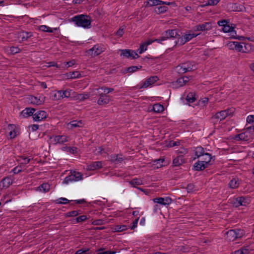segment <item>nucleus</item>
<instances>
[{
	"mask_svg": "<svg viewBox=\"0 0 254 254\" xmlns=\"http://www.w3.org/2000/svg\"><path fill=\"white\" fill-rule=\"evenodd\" d=\"M71 21L74 22L78 26L86 28L90 27L91 21L88 19V16L85 15H76L71 18Z\"/></svg>",
	"mask_w": 254,
	"mask_h": 254,
	"instance_id": "1",
	"label": "nucleus"
},
{
	"mask_svg": "<svg viewBox=\"0 0 254 254\" xmlns=\"http://www.w3.org/2000/svg\"><path fill=\"white\" fill-rule=\"evenodd\" d=\"M176 70L179 74H183L190 71H192L196 69V67L193 62H187L182 63L176 66Z\"/></svg>",
	"mask_w": 254,
	"mask_h": 254,
	"instance_id": "2",
	"label": "nucleus"
},
{
	"mask_svg": "<svg viewBox=\"0 0 254 254\" xmlns=\"http://www.w3.org/2000/svg\"><path fill=\"white\" fill-rule=\"evenodd\" d=\"M199 35V34H195L191 33V31L186 32L184 35L181 36L180 35L177 41H175L176 45H179L180 46L184 45L186 43L190 41L193 38L196 37Z\"/></svg>",
	"mask_w": 254,
	"mask_h": 254,
	"instance_id": "3",
	"label": "nucleus"
},
{
	"mask_svg": "<svg viewBox=\"0 0 254 254\" xmlns=\"http://www.w3.org/2000/svg\"><path fill=\"white\" fill-rule=\"evenodd\" d=\"M82 178L83 175L81 173L76 172V171H73V172H71L70 175H68L65 178L63 183L67 184L69 182H71L72 181H78L82 180Z\"/></svg>",
	"mask_w": 254,
	"mask_h": 254,
	"instance_id": "4",
	"label": "nucleus"
},
{
	"mask_svg": "<svg viewBox=\"0 0 254 254\" xmlns=\"http://www.w3.org/2000/svg\"><path fill=\"white\" fill-rule=\"evenodd\" d=\"M104 48L102 45L96 44L92 48L89 49L87 53L92 57L97 56L104 52Z\"/></svg>",
	"mask_w": 254,
	"mask_h": 254,
	"instance_id": "5",
	"label": "nucleus"
},
{
	"mask_svg": "<svg viewBox=\"0 0 254 254\" xmlns=\"http://www.w3.org/2000/svg\"><path fill=\"white\" fill-rule=\"evenodd\" d=\"M50 138L51 139V142H53L54 144H57L58 143L61 144H64L69 141L68 137L64 135L50 136Z\"/></svg>",
	"mask_w": 254,
	"mask_h": 254,
	"instance_id": "6",
	"label": "nucleus"
},
{
	"mask_svg": "<svg viewBox=\"0 0 254 254\" xmlns=\"http://www.w3.org/2000/svg\"><path fill=\"white\" fill-rule=\"evenodd\" d=\"M158 80L159 78L157 76H150L149 78L146 79L144 82L140 84L139 88H146L150 85L153 84Z\"/></svg>",
	"mask_w": 254,
	"mask_h": 254,
	"instance_id": "7",
	"label": "nucleus"
},
{
	"mask_svg": "<svg viewBox=\"0 0 254 254\" xmlns=\"http://www.w3.org/2000/svg\"><path fill=\"white\" fill-rule=\"evenodd\" d=\"M121 56H123L127 58H132V59H137L139 57L136 52L132 50H121Z\"/></svg>",
	"mask_w": 254,
	"mask_h": 254,
	"instance_id": "8",
	"label": "nucleus"
},
{
	"mask_svg": "<svg viewBox=\"0 0 254 254\" xmlns=\"http://www.w3.org/2000/svg\"><path fill=\"white\" fill-rule=\"evenodd\" d=\"M163 34L166 40L170 38H179L180 34L176 29H169L165 31Z\"/></svg>",
	"mask_w": 254,
	"mask_h": 254,
	"instance_id": "9",
	"label": "nucleus"
},
{
	"mask_svg": "<svg viewBox=\"0 0 254 254\" xmlns=\"http://www.w3.org/2000/svg\"><path fill=\"white\" fill-rule=\"evenodd\" d=\"M154 203H157L163 205H168L172 203V199L170 197H156L153 199Z\"/></svg>",
	"mask_w": 254,
	"mask_h": 254,
	"instance_id": "10",
	"label": "nucleus"
},
{
	"mask_svg": "<svg viewBox=\"0 0 254 254\" xmlns=\"http://www.w3.org/2000/svg\"><path fill=\"white\" fill-rule=\"evenodd\" d=\"M48 117V114L45 111H38L33 115V120L36 122H39L45 119Z\"/></svg>",
	"mask_w": 254,
	"mask_h": 254,
	"instance_id": "11",
	"label": "nucleus"
},
{
	"mask_svg": "<svg viewBox=\"0 0 254 254\" xmlns=\"http://www.w3.org/2000/svg\"><path fill=\"white\" fill-rule=\"evenodd\" d=\"M145 2L147 3L146 5H148L150 6L159 5L161 4H175V3L174 2H167L161 0H149Z\"/></svg>",
	"mask_w": 254,
	"mask_h": 254,
	"instance_id": "12",
	"label": "nucleus"
},
{
	"mask_svg": "<svg viewBox=\"0 0 254 254\" xmlns=\"http://www.w3.org/2000/svg\"><path fill=\"white\" fill-rule=\"evenodd\" d=\"M99 96V98L97 101V104L99 105H107L110 101L109 96L106 95V94L101 93Z\"/></svg>",
	"mask_w": 254,
	"mask_h": 254,
	"instance_id": "13",
	"label": "nucleus"
},
{
	"mask_svg": "<svg viewBox=\"0 0 254 254\" xmlns=\"http://www.w3.org/2000/svg\"><path fill=\"white\" fill-rule=\"evenodd\" d=\"M71 91V90L70 89H67L65 90H59L57 91V94L58 95V97H57V94H55L54 95V97L56 99L59 100L61 98H69L70 96V92Z\"/></svg>",
	"mask_w": 254,
	"mask_h": 254,
	"instance_id": "14",
	"label": "nucleus"
},
{
	"mask_svg": "<svg viewBox=\"0 0 254 254\" xmlns=\"http://www.w3.org/2000/svg\"><path fill=\"white\" fill-rule=\"evenodd\" d=\"M17 35V37L19 39L20 42L27 41L28 39L33 36L32 32L26 31H21L18 32Z\"/></svg>",
	"mask_w": 254,
	"mask_h": 254,
	"instance_id": "15",
	"label": "nucleus"
},
{
	"mask_svg": "<svg viewBox=\"0 0 254 254\" xmlns=\"http://www.w3.org/2000/svg\"><path fill=\"white\" fill-rule=\"evenodd\" d=\"M209 166L207 164L202 162V161L198 160L194 164L193 169L197 171H202L207 168Z\"/></svg>",
	"mask_w": 254,
	"mask_h": 254,
	"instance_id": "16",
	"label": "nucleus"
},
{
	"mask_svg": "<svg viewBox=\"0 0 254 254\" xmlns=\"http://www.w3.org/2000/svg\"><path fill=\"white\" fill-rule=\"evenodd\" d=\"M186 160L183 155H179L173 160L174 166L178 167L186 163Z\"/></svg>",
	"mask_w": 254,
	"mask_h": 254,
	"instance_id": "17",
	"label": "nucleus"
},
{
	"mask_svg": "<svg viewBox=\"0 0 254 254\" xmlns=\"http://www.w3.org/2000/svg\"><path fill=\"white\" fill-rule=\"evenodd\" d=\"M211 29V24L210 22H205L202 24H198L194 27L196 31H207Z\"/></svg>",
	"mask_w": 254,
	"mask_h": 254,
	"instance_id": "18",
	"label": "nucleus"
},
{
	"mask_svg": "<svg viewBox=\"0 0 254 254\" xmlns=\"http://www.w3.org/2000/svg\"><path fill=\"white\" fill-rule=\"evenodd\" d=\"M153 43V41L149 40L143 43H142L139 46V48L137 50V52L141 54L147 50V46Z\"/></svg>",
	"mask_w": 254,
	"mask_h": 254,
	"instance_id": "19",
	"label": "nucleus"
},
{
	"mask_svg": "<svg viewBox=\"0 0 254 254\" xmlns=\"http://www.w3.org/2000/svg\"><path fill=\"white\" fill-rule=\"evenodd\" d=\"M35 109L32 108H26L21 112L20 115L23 118H27L34 115Z\"/></svg>",
	"mask_w": 254,
	"mask_h": 254,
	"instance_id": "20",
	"label": "nucleus"
},
{
	"mask_svg": "<svg viewBox=\"0 0 254 254\" xmlns=\"http://www.w3.org/2000/svg\"><path fill=\"white\" fill-rule=\"evenodd\" d=\"M194 153L195 155V157L194 158L195 159L196 158H199L202 156H203L205 153V150L204 148L202 147L199 146L195 148L194 150Z\"/></svg>",
	"mask_w": 254,
	"mask_h": 254,
	"instance_id": "21",
	"label": "nucleus"
},
{
	"mask_svg": "<svg viewBox=\"0 0 254 254\" xmlns=\"http://www.w3.org/2000/svg\"><path fill=\"white\" fill-rule=\"evenodd\" d=\"M227 113L224 110L221 111L217 113L215 115L212 116V119L220 120L222 121L224 120L227 117Z\"/></svg>",
	"mask_w": 254,
	"mask_h": 254,
	"instance_id": "22",
	"label": "nucleus"
},
{
	"mask_svg": "<svg viewBox=\"0 0 254 254\" xmlns=\"http://www.w3.org/2000/svg\"><path fill=\"white\" fill-rule=\"evenodd\" d=\"M236 232L234 229H231L227 232L226 238L229 241H234L236 239Z\"/></svg>",
	"mask_w": 254,
	"mask_h": 254,
	"instance_id": "23",
	"label": "nucleus"
},
{
	"mask_svg": "<svg viewBox=\"0 0 254 254\" xmlns=\"http://www.w3.org/2000/svg\"><path fill=\"white\" fill-rule=\"evenodd\" d=\"M240 184V180L238 178H233L229 183L230 188L235 189L237 188Z\"/></svg>",
	"mask_w": 254,
	"mask_h": 254,
	"instance_id": "24",
	"label": "nucleus"
},
{
	"mask_svg": "<svg viewBox=\"0 0 254 254\" xmlns=\"http://www.w3.org/2000/svg\"><path fill=\"white\" fill-rule=\"evenodd\" d=\"M102 161L93 162L88 165V169L94 170L101 168L102 167Z\"/></svg>",
	"mask_w": 254,
	"mask_h": 254,
	"instance_id": "25",
	"label": "nucleus"
},
{
	"mask_svg": "<svg viewBox=\"0 0 254 254\" xmlns=\"http://www.w3.org/2000/svg\"><path fill=\"white\" fill-rule=\"evenodd\" d=\"M200 160L202 161V162L207 164L208 165H210V161L212 159L211 155L208 153H205L203 156H202L200 158Z\"/></svg>",
	"mask_w": 254,
	"mask_h": 254,
	"instance_id": "26",
	"label": "nucleus"
},
{
	"mask_svg": "<svg viewBox=\"0 0 254 254\" xmlns=\"http://www.w3.org/2000/svg\"><path fill=\"white\" fill-rule=\"evenodd\" d=\"M12 179L10 177H6L2 179L1 183L3 188H7L12 184Z\"/></svg>",
	"mask_w": 254,
	"mask_h": 254,
	"instance_id": "27",
	"label": "nucleus"
},
{
	"mask_svg": "<svg viewBox=\"0 0 254 254\" xmlns=\"http://www.w3.org/2000/svg\"><path fill=\"white\" fill-rule=\"evenodd\" d=\"M129 184L133 187L137 189L136 186H139L143 184L142 181L140 179L134 178L129 182Z\"/></svg>",
	"mask_w": 254,
	"mask_h": 254,
	"instance_id": "28",
	"label": "nucleus"
},
{
	"mask_svg": "<svg viewBox=\"0 0 254 254\" xmlns=\"http://www.w3.org/2000/svg\"><path fill=\"white\" fill-rule=\"evenodd\" d=\"M39 30L43 31V32H46L49 33H53L55 31L57 30V28H55L54 29H52L51 28L46 26V25H41L39 27Z\"/></svg>",
	"mask_w": 254,
	"mask_h": 254,
	"instance_id": "29",
	"label": "nucleus"
},
{
	"mask_svg": "<svg viewBox=\"0 0 254 254\" xmlns=\"http://www.w3.org/2000/svg\"><path fill=\"white\" fill-rule=\"evenodd\" d=\"M164 110V106L159 103L155 104L153 106L152 110L155 113H161Z\"/></svg>",
	"mask_w": 254,
	"mask_h": 254,
	"instance_id": "30",
	"label": "nucleus"
},
{
	"mask_svg": "<svg viewBox=\"0 0 254 254\" xmlns=\"http://www.w3.org/2000/svg\"><path fill=\"white\" fill-rule=\"evenodd\" d=\"M186 100L189 103H192L194 102L196 100L195 94L193 92L189 93L187 95Z\"/></svg>",
	"mask_w": 254,
	"mask_h": 254,
	"instance_id": "31",
	"label": "nucleus"
},
{
	"mask_svg": "<svg viewBox=\"0 0 254 254\" xmlns=\"http://www.w3.org/2000/svg\"><path fill=\"white\" fill-rule=\"evenodd\" d=\"M234 27H233L232 26H230L229 23L227 24L225 26L222 28V31L224 32H230L232 33H235V34H236V31L234 30Z\"/></svg>",
	"mask_w": 254,
	"mask_h": 254,
	"instance_id": "32",
	"label": "nucleus"
},
{
	"mask_svg": "<svg viewBox=\"0 0 254 254\" xmlns=\"http://www.w3.org/2000/svg\"><path fill=\"white\" fill-rule=\"evenodd\" d=\"M168 9V8L167 6H164V5L159 6L156 7L155 8V11L157 14H159L161 13H164L165 12L167 11Z\"/></svg>",
	"mask_w": 254,
	"mask_h": 254,
	"instance_id": "33",
	"label": "nucleus"
},
{
	"mask_svg": "<svg viewBox=\"0 0 254 254\" xmlns=\"http://www.w3.org/2000/svg\"><path fill=\"white\" fill-rule=\"evenodd\" d=\"M81 213V212L80 210H73L66 213L64 214V216L66 217H75L78 216Z\"/></svg>",
	"mask_w": 254,
	"mask_h": 254,
	"instance_id": "34",
	"label": "nucleus"
},
{
	"mask_svg": "<svg viewBox=\"0 0 254 254\" xmlns=\"http://www.w3.org/2000/svg\"><path fill=\"white\" fill-rule=\"evenodd\" d=\"M39 189L41 191L47 192L49 191L50 189V186L48 183H43L39 187Z\"/></svg>",
	"mask_w": 254,
	"mask_h": 254,
	"instance_id": "35",
	"label": "nucleus"
},
{
	"mask_svg": "<svg viewBox=\"0 0 254 254\" xmlns=\"http://www.w3.org/2000/svg\"><path fill=\"white\" fill-rule=\"evenodd\" d=\"M29 100L31 103L33 104L41 105L43 103V101L40 100V99H38L37 97L31 96L29 98Z\"/></svg>",
	"mask_w": 254,
	"mask_h": 254,
	"instance_id": "36",
	"label": "nucleus"
},
{
	"mask_svg": "<svg viewBox=\"0 0 254 254\" xmlns=\"http://www.w3.org/2000/svg\"><path fill=\"white\" fill-rule=\"evenodd\" d=\"M81 76V74L79 73V71H73V72H70L67 74V77L68 78H79Z\"/></svg>",
	"mask_w": 254,
	"mask_h": 254,
	"instance_id": "37",
	"label": "nucleus"
},
{
	"mask_svg": "<svg viewBox=\"0 0 254 254\" xmlns=\"http://www.w3.org/2000/svg\"><path fill=\"white\" fill-rule=\"evenodd\" d=\"M235 139L237 140L247 141L248 140V136L244 132L237 134L235 137Z\"/></svg>",
	"mask_w": 254,
	"mask_h": 254,
	"instance_id": "38",
	"label": "nucleus"
},
{
	"mask_svg": "<svg viewBox=\"0 0 254 254\" xmlns=\"http://www.w3.org/2000/svg\"><path fill=\"white\" fill-rule=\"evenodd\" d=\"M70 200L64 197H61L56 200L55 202L56 204H66L70 202Z\"/></svg>",
	"mask_w": 254,
	"mask_h": 254,
	"instance_id": "39",
	"label": "nucleus"
},
{
	"mask_svg": "<svg viewBox=\"0 0 254 254\" xmlns=\"http://www.w3.org/2000/svg\"><path fill=\"white\" fill-rule=\"evenodd\" d=\"M121 156L122 155L120 156L119 155H114L111 156V159L116 163H119L123 160V158Z\"/></svg>",
	"mask_w": 254,
	"mask_h": 254,
	"instance_id": "40",
	"label": "nucleus"
},
{
	"mask_svg": "<svg viewBox=\"0 0 254 254\" xmlns=\"http://www.w3.org/2000/svg\"><path fill=\"white\" fill-rule=\"evenodd\" d=\"M236 232V237L237 239H240L245 235V232L244 230L235 229Z\"/></svg>",
	"mask_w": 254,
	"mask_h": 254,
	"instance_id": "41",
	"label": "nucleus"
},
{
	"mask_svg": "<svg viewBox=\"0 0 254 254\" xmlns=\"http://www.w3.org/2000/svg\"><path fill=\"white\" fill-rule=\"evenodd\" d=\"M141 67L142 66L141 65L131 66L127 68L126 71L128 72L133 73V72L136 71L137 70L140 69Z\"/></svg>",
	"mask_w": 254,
	"mask_h": 254,
	"instance_id": "42",
	"label": "nucleus"
},
{
	"mask_svg": "<svg viewBox=\"0 0 254 254\" xmlns=\"http://www.w3.org/2000/svg\"><path fill=\"white\" fill-rule=\"evenodd\" d=\"M164 159H159L154 160L153 165H156L157 168H160L163 166V162H164Z\"/></svg>",
	"mask_w": 254,
	"mask_h": 254,
	"instance_id": "43",
	"label": "nucleus"
},
{
	"mask_svg": "<svg viewBox=\"0 0 254 254\" xmlns=\"http://www.w3.org/2000/svg\"><path fill=\"white\" fill-rule=\"evenodd\" d=\"M243 43H239L238 42H236V48L235 50L238 52H245L243 49V46L242 45Z\"/></svg>",
	"mask_w": 254,
	"mask_h": 254,
	"instance_id": "44",
	"label": "nucleus"
},
{
	"mask_svg": "<svg viewBox=\"0 0 254 254\" xmlns=\"http://www.w3.org/2000/svg\"><path fill=\"white\" fill-rule=\"evenodd\" d=\"M20 49L18 47H11L9 48V52L11 54L14 55L19 53L20 52Z\"/></svg>",
	"mask_w": 254,
	"mask_h": 254,
	"instance_id": "45",
	"label": "nucleus"
},
{
	"mask_svg": "<svg viewBox=\"0 0 254 254\" xmlns=\"http://www.w3.org/2000/svg\"><path fill=\"white\" fill-rule=\"evenodd\" d=\"M71 127H80L82 124L81 121H72L69 123Z\"/></svg>",
	"mask_w": 254,
	"mask_h": 254,
	"instance_id": "46",
	"label": "nucleus"
},
{
	"mask_svg": "<svg viewBox=\"0 0 254 254\" xmlns=\"http://www.w3.org/2000/svg\"><path fill=\"white\" fill-rule=\"evenodd\" d=\"M87 219L86 215H83L76 217L74 220L76 223H80L85 221Z\"/></svg>",
	"mask_w": 254,
	"mask_h": 254,
	"instance_id": "47",
	"label": "nucleus"
},
{
	"mask_svg": "<svg viewBox=\"0 0 254 254\" xmlns=\"http://www.w3.org/2000/svg\"><path fill=\"white\" fill-rule=\"evenodd\" d=\"M127 227L126 225H117L115 227V230L117 232H122L126 230Z\"/></svg>",
	"mask_w": 254,
	"mask_h": 254,
	"instance_id": "48",
	"label": "nucleus"
},
{
	"mask_svg": "<svg viewBox=\"0 0 254 254\" xmlns=\"http://www.w3.org/2000/svg\"><path fill=\"white\" fill-rule=\"evenodd\" d=\"M242 198H241L240 196L237 197L234 200V204L236 207H239L240 206H242L243 203H241Z\"/></svg>",
	"mask_w": 254,
	"mask_h": 254,
	"instance_id": "49",
	"label": "nucleus"
},
{
	"mask_svg": "<svg viewBox=\"0 0 254 254\" xmlns=\"http://www.w3.org/2000/svg\"><path fill=\"white\" fill-rule=\"evenodd\" d=\"M235 109L233 107L228 108L225 110L224 111L227 113V116H232L233 113L235 112Z\"/></svg>",
	"mask_w": 254,
	"mask_h": 254,
	"instance_id": "50",
	"label": "nucleus"
},
{
	"mask_svg": "<svg viewBox=\"0 0 254 254\" xmlns=\"http://www.w3.org/2000/svg\"><path fill=\"white\" fill-rule=\"evenodd\" d=\"M228 23H229V20L222 19V20H220L217 22L218 25L219 26H221L222 27H223L224 26H225Z\"/></svg>",
	"mask_w": 254,
	"mask_h": 254,
	"instance_id": "51",
	"label": "nucleus"
},
{
	"mask_svg": "<svg viewBox=\"0 0 254 254\" xmlns=\"http://www.w3.org/2000/svg\"><path fill=\"white\" fill-rule=\"evenodd\" d=\"M186 189L188 192H192L194 190V185L193 184H189L188 185Z\"/></svg>",
	"mask_w": 254,
	"mask_h": 254,
	"instance_id": "52",
	"label": "nucleus"
},
{
	"mask_svg": "<svg viewBox=\"0 0 254 254\" xmlns=\"http://www.w3.org/2000/svg\"><path fill=\"white\" fill-rule=\"evenodd\" d=\"M66 149L70 153L75 154L77 153V148L76 147H67Z\"/></svg>",
	"mask_w": 254,
	"mask_h": 254,
	"instance_id": "53",
	"label": "nucleus"
},
{
	"mask_svg": "<svg viewBox=\"0 0 254 254\" xmlns=\"http://www.w3.org/2000/svg\"><path fill=\"white\" fill-rule=\"evenodd\" d=\"M104 223V220L103 219H97L93 221L92 224L94 225H101Z\"/></svg>",
	"mask_w": 254,
	"mask_h": 254,
	"instance_id": "54",
	"label": "nucleus"
},
{
	"mask_svg": "<svg viewBox=\"0 0 254 254\" xmlns=\"http://www.w3.org/2000/svg\"><path fill=\"white\" fill-rule=\"evenodd\" d=\"M101 89L104 90V94H106V95L114 91V89L112 88H107L105 87H102Z\"/></svg>",
	"mask_w": 254,
	"mask_h": 254,
	"instance_id": "55",
	"label": "nucleus"
},
{
	"mask_svg": "<svg viewBox=\"0 0 254 254\" xmlns=\"http://www.w3.org/2000/svg\"><path fill=\"white\" fill-rule=\"evenodd\" d=\"M241 200V203H243L242 206H246L248 204H249L248 198L246 197L240 196Z\"/></svg>",
	"mask_w": 254,
	"mask_h": 254,
	"instance_id": "56",
	"label": "nucleus"
},
{
	"mask_svg": "<svg viewBox=\"0 0 254 254\" xmlns=\"http://www.w3.org/2000/svg\"><path fill=\"white\" fill-rule=\"evenodd\" d=\"M228 46L229 47V48L231 50H235L236 48V42L233 41V42H230L228 44Z\"/></svg>",
	"mask_w": 254,
	"mask_h": 254,
	"instance_id": "57",
	"label": "nucleus"
},
{
	"mask_svg": "<svg viewBox=\"0 0 254 254\" xmlns=\"http://www.w3.org/2000/svg\"><path fill=\"white\" fill-rule=\"evenodd\" d=\"M21 168V166H16L12 169V171L15 174H18L22 171Z\"/></svg>",
	"mask_w": 254,
	"mask_h": 254,
	"instance_id": "58",
	"label": "nucleus"
},
{
	"mask_svg": "<svg viewBox=\"0 0 254 254\" xmlns=\"http://www.w3.org/2000/svg\"><path fill=\"white\" fill-rule=\"evenodd\" d=\"M20 158L22 160V162H21V164H28L30 162V159L28 158H27L26 157L21 156Z\"/></svg>",
	"mask_w": 254,
	"mask_h": 254,
	"instance_id": "59",
	"label": "nucleus"
},
{
	"mask_svg": "<svg viewBox=\"0 0 254 254\" xmlns=\"http://www.w3.org/2000/svg\"><path fill=\"white\" fill-rule=\"evenodd\" d=\"M208 1L209 5H216L219 2L220 0H208Z\"/></svg>",
	"mask_w": 254,
	"mask_h": 254,
	"instance_id": "60",
	"label": "nucleus"
},
{
	"mask_svg": "<svg viewBox=\"0 0 254 254\" xmlns=\"http://www.w3.org/2000/svg\"><path fill=\"white\" fill-rule=\"evenodd\" d=\"M247 123L251 124L254 122V115H250L247 118Z\"/></svg>",
	"mask_w": 254,
	"mask_h": 254,
	"instance_id": "61",
	"label": "nucleus"
},
{
	"mask_svg": "<svg viewBox=\"0 0 254 254\" xmlns=\"http://www.w3.org/2000/svg\"><path fill=\"white\" fill-rule=\"evenodd\" d=\"M75 64V62L74 60H71L69 62L64 63V64L67 66V67H70L72 65H74Z\"/></svg>",
	"mask_w": 254,
	"mask_h": 254,
	"instance_id": "62",
	"label": "nucleus"
},
{
	"mask_svg": "<svg viewBox=\"0 0 254 254\" xmlns=\"http://www.w3.org/2000/svg\"><path fill=\"white\" fill-rule=\"evenodd\" d=\"M9 135L10 138H15L17 135L16 131L15 130V129H13L12 130H11L9 132Z\"/></svg>",
	"mask_w": 254,
	"mask_h": 254,
	"instance_id": "63",
	"label": "nucleus"
},
{
	"mask_svg": "<svg viewBox=\"0 0 254 254\" xmlns=\"http://www.w3.org/2000/svg\"><path fill=\"white\" fill-rule=\"evenodd\" d=\"M240 250L243 252V254H248L250 252L248 247H243L240 249Z\"/></svg>",
	"mask_w": 254,
	"mask_h": 254,
	"instance_id": "64",
	"label": "nucleus"
}]
</instances>
